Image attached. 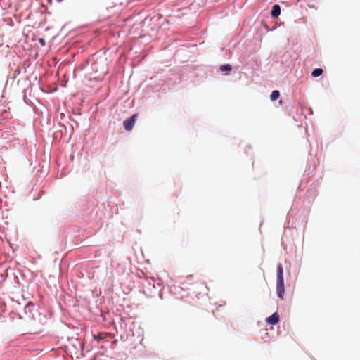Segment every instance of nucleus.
Here are the masks:
<instances>
[{"label": "nucleus", "instance_id": "f257e3e1", "mask_svg": "<svg viewBox=\"0 0 360 360\" xmlns=\"http://www.w3.org/2000/svg\"><path fill=\"white\" fill-rule=\"evenodd\" d=\"M276 293L280 298H283L285 293V286L283 279V268L281 264H278L277 266Z\"/></svg>", "mask_w": 360, "mask_h": 360}, {"label": "nucleus", "instance_id": "f03ea898", "mask_svg": "<svg viewBox=\"0 0 360 360\" xmlns=\"http://www.w3.org/2000/svg\"><path fill=\"white\" fill-rule=\"evenodd\" d=\"M91 68L94 73H90L89 76L93 77L94 79H100L107 72L104 64L100 65L98 63H94L91 65Z\"/></svg>", "mask_w": 360, "mask_h": 360}, {"label": "nucleus", "instance_id": "7ed1b4c3", "mask_svg": "<svg viewBox=\"0 0 360 360\" xmlns=\"http://www.w3.org/2000/svg\"><path fill=\"white\" fill-rule=\"evenodd\" d=\"M137 114H134L131 117L124 120L123 125L127 131H131L136 120Z\"/></svg>", "mask_w": 360, "mask_h": 360}, {"label": "nucleus", "instance_id": "20e7f679", "mask_svg": "<svg viewBox=\"0 0 360 360\" xmlns=\"http://www.w3.org/2000/svg\"><path fill=\"white\" fill-rule=\"evenodd\" d=\"M279 321V315L275 312L271 316L268 317L266 321L270 325H276Z\"/></svg>", "mask_w": 360, "mask_h": 360}, {"label": "nucleus", "instance_id": "39448f33", "mask_svg": "<svg viewBox=\"0 0 360 360\" xmlns=\"http://www.w3.org/2000/svg\"><path fill=\"white\" fill-rule=\"evenodd\" d=\"M281 13V8L280 6L276 4L273 6L271 10V15L274 18H277Z\"/></svg>", "mask_w": 360, "mask_h": 360}, {"label": "nucleus", "instance_id": "423d86ee", "mask_svg": "<svg viewBox=\"0 0 360 360\" xmlns=\"http://www.w3.org/2000/svg\"><path fill=\"white\" fill-rule=\"evenodd\" d=\"M280 96V92L277 90H274L272 91L271 94V100L272 101H276Z\"/></svg>", "mask_w": 360, "mask_h": 360}, {"label": "nucleus", "instance_id": "0eeeda50", "mask_svg": "<svg viewBox=\"0 0 360 360\" xmlns=\"http://www.w3.org/2000/svg\"><path fill=\"white\" fill-rule=\"evenodd\" d=\"M106 336H107V333H100L93 335L94 338L98 341H99L101 340H103L104 338H106Z\"/></svg>", "mask_w": 360, "mask_h": 360}, {"label": "nucleus", "instance_id": "6e6552de", "mask_svg": "<svg viewBox=\"0 0 360 360\" xmlns=\"http://www.w3.org/2000/svg\"><path fill=\"white\" fill-rule=\"evenodd\" d=\"M322 73H323V70L321 68H316L312 71L311 75L314 77H316L321 75Z\"/></svg>", "mask_w": 360, "mask_h": 360}, {"label": "nucleus", "instance_id": "1a4fd4ad", "mask_svg": "<svg viewBox=\"0 0 360 360\" xmlns=\"http://www.w3.org/2000/svg\"><path fill=\"white\" fill-rule=\"evenodd\" d=\"M220 70L224 71H230L231 70V66L229 64L223 65L220 67Z\"/></svg>", "mask_w": 360, "mask_h": 360}, {"label": "nucleus", "instance_id": "9d476101", "mask_svg": "<svg viewBox=\"0 0 360 360\" xmlns=\"http://www.w3.org/2000/svg\"><path fill=\"white\" fill-rule=\"evenodd\" d=\"M38 41L41 46H44L46 44L45 40L43 38H39Z\"/></svg>", "mask_w": 360, "mask_h": 360}, {"label": "nucleus", "instance_id": "9b49d317", "mask_svg": "<svg viewBox=\"0 0 360 360\" xmlns=\"http://www.w3.org/2000/svg\"><path fill=\"white\" fill-rule=\"evenodd\" d=\"M117 340H115V341H113L112 343V344H116V343H117Z\"/></svg>", "mask_w": 360, "mask_h": 360}]
</instances>
